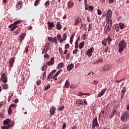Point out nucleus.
<instances>
[{"label":"nucleus","mask_w":129,"mask_h":129,"mask_svg":"<svg viewBox=\"0 0 129 129\" xmlns=\"http://www.w3.org/2000/svg\"><path fill=\"white\" fill-rule=\"evenodd\" d=\"M73 68H74V64L73 63L69 64L67 68L68 71H71Z\"/></svg>","instance_id":"20"},{"label":"nucleus","mask_w":129,"mask_h":129,"mask_svg":"<svg viewBox=\"0 0 129 129\" xmlns=\"http://www.w3.org/2000/svg\"><path fill=\"white\" fill-rule=\"evenodd\" d=\"M15 26H17V25L19 24H21V21H16L13 23Z\"/></svg>","instance_id":"40"},{"label":"nucleus","mask_w":129,"mask_h":129,"mask_svg":"<svg viewBox=\"0 0 129 129\" xmlns=\"http://www.w3.org/2000/svg\"><path fill=\"white\" fill-rule=\"evenodd\" d=\"M69 47H70L69 43L66 44L64 45V49L67 50V49H68V48H69Z\"/></svg>","instance_id":"39"},{"label":"nucleus","mask_w":129,"mask_h":129,"mask_svg":"<svg viewBox=\"0 0 129 129\" xmlns=\"http://www.w3.org/2000/svg\"><path fill=\"white\" fill-rule=\"evenodd\" d=\"M13 96H14V94L11 93V95L9 96L8 97V101H10V100H11V99H12Z\"/></svg>","instance_id":"48"},{"label":"nucleus","mask_w":129,"mask_h":129,"mask_svg":"<svg viewBox=\"0 0 129 129\" xmlns=\"http://www.w3.org/2000/svg\"><path fill=\"white\" fill-rule=\"evenodd\" d=\"M126 108L128 111L124 112L121 117V120L123 122L127 121L129 119V104L127 105Z\"/></svg>","instance_id":"3"},{"label":"nucleus","mask_w":129,"mask_h":129,"mask_svg":"<svg viewBox=\"0 0 129 129\" xmlns=\"http://www.w3.org/2000/svg\"><path fill=\"white\" fill-rule=\"evenodd\" d=\"M49 4H50V1H49L48 0L45 3L44 5L45 6L46 8H47V7L49 6Z\"/></svg>","instance_id":"44"},{"label":"nucleus","mask_w":129,"mask_h":129,"mask_svg":"<svg viewBox=\"0 0 129 129\" xmlns=\"http://www.w3.org/2000/svg\"><path fill=\"white\" fill-rule=\"evenodd\" d=\"M28 49H29V46H26V47H25V53L26 54H27V53H29Z\"/></svg>","instance_id":"51"},{"label":"nucleus","mask_w":129,"mask_h":129,"mask_svg":"<svg viewBox=\"0 0 129 129\" xmlns=\"http://www.w3.org/2000/svg\"><path fill=\"white\" fill-rule=\"evenodd\" d=\"M56 38L58 41H59V43H63V40L62 39V37L61 36L60 34H57L56 36Z\"/></svg>","instance_id":"21"},{"label":"nucleus","mask_w":129,"mask_h":129,"mask_svg":"<svg viewBox=\"0 0 129 129\" xmlns=\"http://www.w3.org/2000/svg\"><path fill=\"white\" fill-rule=\"evenodd\" d=\"M125 92H126V89L125 88V87H123L122 90H121V93L120 99L121 100L123 99V96H124V95L125 94Z\"/></svg>","instance_id":"11"},{"label":"nucleus","mask_w":129,"mask_h":129,"mask_svg":"<svg viewBox=\"0 0 129 129\" xmlns=\"http://www.w3.org/2000/svg\"><path fill=\"white\" fill-rule=\"evenodd\" d=\"M84 5L85 7H87V6H88L87 5V0H84Z\"/></svg>","instance_id":"63"},{"label":"nucleus","mask_w":129,"mask_h":129,"mask_svg":"<svg viewBox=\"0 0 129 129\" xmlns=\"http://www.w3.org/2000/svg\"><path fill=\"white\" fill-rule=\"evenodd\" d=\"M108 51V47H106L105 48L104 52L105 53H107Z\"/></svg>","instance_id":"60"},{"label":"nucleus","mask_w":129,"mask_h":129,"mask_svg":"<svg viewBox=\"0 0 129 129\" xmlns=\"http://www.w3.org/2000/svg\"><path fill=\"white\" fill-rule=\"evenodd\" d=\"M89 9L91 12H92V11H93V10H94V8L93 6H89Z\"/></svg>","instance_id":"53"},{"label":"nucleus","mask_w":129,"mask_h":129,"mask_svg":"<svg viewBox=\"0 0 129 129\" xmlns=\"http://www.w3.org/2000/svg\"><path fill=\"white\" fill-rule=\"evenodd\" d=\"M14 63H15V58L14 57H11L10 58V59H9L8 64H9V67H13V64Z\"/></svg>","instance_id":"10"},{"label":"nucleus","mask_w":129,"mask_h":129,"mask_svg":"<svg viewBox=\"0 0 129 129\" xmlns=\"http://www.w3.org/2000/svg\"><path fill=\"white\" fill-rule=\"evenodd\" d=\"M86 55L88 56V57H91L92 56V53L89 52V51H87Z\"/></svg>","instance_id":"54"},{"label":"nucleus","mask_w":129,"mask_h":129,"mask_svg":"<svg viewBox=\"0 0 129 129\" xmlns=\"http://www.w3.org/2000/svg\"><path fill=\"white\" fill-rule=\"evenodd\" d=\"M112 27V20L111 19H107L106 21V25L104 28L105 33H109L111 30Z\"/></svg>","instance_id":"2"},{"label":"nucleus","mask_w":129,"mask_h":129,"mask_svg":"<svg viewBox=\"0 0 129 129\" xmlns=\"http://www.w3.org/2000/svg\"><path fill=\"white\" fill-rule=\"evenodd\" d=\"M8 87H9V86L7 84H4L3 85V89H8Z\"/></svg>","instance_id":"34"},{"label":"nucleus","mask_w":129,"mask_h":129,"mask_svg":"<svg viewBox=\"0 0 129 129\" xmlns=\"http://www.w3.org/2000/svg\"><path fill=\"white\" fill-rule=\"evenodd\" d=\"M64 67V63L63 62L60 63L58 64L57 68L58 69H60V68H63Z\"/></svg>","instance_id":"30"},{"label":"nucleus","mask_w":129,"mask_h":129,"mask_svg":"<svg viewBox=\"0 0 129 129\" xmlns=\"http://www.w3.org/2000/svg\"><path fill=\"white\" fill-rule=\"evenodd\" d=\"M106 91V89H104L102 90L101 91V92H100L99 94H98V96L99 97H101V96H102V95H103V94H104V93H105V92Z\"/></svg>","instance_id":"26"},{"label":"nucleus","mask_w":129,"mask_h":129,"mask_svg":"<svg viewBox=\"0 0 129 129\" xmlns=\"http://www.w3.org/2000/svg\"><path fill=\"white\" fill-rule=\"evenodd\" d=\"M50 88V85H48L47 86H46L44 88L45 91L48 90Z\"/></svg>","instance_id":"52"},{"label":"nucleus","mask_w":129,"mask_h":129,"mask_svg":"<svg viewBox=\"0 0 129 129\" xmlns=\"http://www.w3.org/2000/svg\"><path fill=\"white\" fill-rule=\"evenodd\" d=\"M111 16H112V11L111 10H108L106 13V21L107 19H111Z\"/></svg>","instance_id":"8"},{"label":"nucleus","mask_w":129,"mask_h":129,"mask_svg":"<svg viewBox=\"0 0 129 129\" xmlns=\"http://www.w3.org/2000/svg\"><path fill=\"white\" fill-rule=\"evenodd\" d=\"M25 37H26L25 33H22L21 35H20V38H19V43H21V42H22V41L24 40V38H25Z\"/></svg>","instance_id":"23"},{"label":"nucleus","mask_w":129,"mask_h":129,"mask_svg":"<svg viewBox=\"0 0 129 129\" xmlns=\"http://www.w3.org/2000/svg\"><path fill=\"white\" fill-rule=\"evenodd\" d=\"M83 40H86V34H83L82 36Z\"/></svg>","instance_id":"49"},{"label":"nucleus","mask_w":129,"mask_h":129,"mask_svg":"<svg viewBox=\"0 0 129 129\" xmlns=\"http://www.w3.org/2000/svg\"><path fill=\"white\" fill-rule=\"evenodd\" d=\"M66 39H67V33H65L62 35V40L63 41H66Z\"/></svg>","instance_id":"29"},{"label":"nucleus","mask_w":129,"mask_h":129,"mask_svg":"<svg viewBox=\"0 0 129 129\" xmlns=\"http://www.w3.org/2000/svg\"><path fill=\"white\" fill-rule=\"evenodd\" d=\"M63 109H64V106H61L60 107H59L58 108V110H59V111L61 110H63Z\"/></svg>","instance_id":"46"},{"label":"nucleus","mask_w":129,"mask_h":129,"mask_svg":"<svg viewBox=\"0 0 129 129\" xmlns=\"http://www.w3.org/2000/svg\"><path fill=\"white\" fill-rule=\"evenodd\" d=\"M76 104L79 106L81 105V104L83 105H84V104L87 105V102L86 101V99H79L77 100Z\"/></svg>","instance_id":"4"},{"label":"nucleus","mask_w":129,"mask_h":129,"mask_svg":"<svg viewBox=\"0 0 129 129\" xmlns=\"http://www.w3.org/2000/svg\"><path fill=\"white\" fill-rule=\"evenodd\" d=\"M18 27V26L15 25L14 23L11 24L8 26V28H11L10 30L13 31H15V29Z\"/></svg>","instance_id":"12"},{"label":"nucleus","mask_w":129,"mask_h":129,"mask_svg":"<svg viewBox=\"0 0 129 129\" xmlns=\"http://www.w3.org/2000/svg\"><path fill=\"white\" fill-rule=\"evenodd\" d=\"M11 124H9L7 126H3L1 127L2 129H10L12 126H13V123H14V122L12 121Z\"/></svg>","instance_id":"16"},{"label":"nucleus","mask_w":129,"mask_h":129,"mask_svg":"<svg viewBox=\"0 0 129 129\" xmlns=\"http://www.w3.org/2000/svg\"><path fill=\"white\" fill-rule=\"evenodd\" d=\"M96 127H99V124L98 123V122L97 121V117H96L92 121V127L93 129H94V128Z\"/></svg>","instance_id":"5"},{"label":"nucleus","mask_w":129,"mask_h":129,"mask_svg":"<svg viewBox=\"0 0 129 129\" xmlns=\"http://www.w3.org/2000/svg\"><path fill=\"white\" fill-rule=\"evenodd\" d=\"M22 6H23V2L22 1H19L18 3H17V5H16L17 10H21Z\"/></svg>","instance_id":"15"},{"label":"nucleus","mask_w":129,"mask_h":129,"mask_svg":"<svg viewBox=\"0 0 129 129\" xmlns=\"http://www.w3.org/2000/svg\"><path fill=\"white\" fill-rule=\"evenodd\" d=\"M118 25L120 29H123V27H124L123 23H119Z\"/></svg>","instance_id":"38"},{"label":"nucleus","mask_w":129,"mask_h":129,"mask_svg":"<svg viewBox=\"0 0 129 129\" xmlns=\"http://www.w3.org/2000/svg\"><path fill=\"white\" fill-rule=\"evenodd\" d=\"M50 47H51V43L50 42H47L45 45L44 48L48 50L50 49Z\"/></svg>","instance_id":"24"},{"label":"nucleus","mask_w":129,"mask_h":129,"mask_svg":"<svg viewBox=\"0 0 129 129\" xmlns=\"http://www.w3.org/2000/svg\"><path fill=\"white\" fill-rule=\"evenodd\" d=\"M48 40L49 41V42H51V43H53V42H54L55 44H57V43H58V40H57V38L56 37V36L54 38L52 37H48Z\"/></svg>","instance_id":"7"},{"label":"nucleus","mask_w":129,"mask_h":129,"mask_svg":"<svg viewBox=\"0 0 129 129\" xmlns=\"http://www.w3.org/2000/svg\"><path fill=\"white\" fill-rule=\"evenodd\" d=\"M40 1L41 0H36L34 3L35 7H37V6L39 5V3H40Z\"/></svg>","instance_id":"37"},{"label":"nucleus","mask_w":129,"mask_h":129,"mask_svg":"<svg viewBox=\"0 0 129 129\" xmlns=\"http://www.w3.org/2000/svg\"><path fill=\"white\" fill-rule=\"evenodd\" d=\"M2 79L1 80L4 83H7L8 82V78L6 76V73H4L2 75Z\"/></svg>","instance_id":"9"},{"label":"nucleus","mask_w":129,"mask_h":129,"mask_svg":"<svg viewBox=\"0 0 129 129\" xmlns=\"http://www.w3.org/2000/svg\"><path fill=\"white\" fill-rule=\"evenodd\" d=\"M58 75H59L58 74H57V73H56V74L53 76L52 79H54V78H55V77H57V76H58Z\"/></svg>","instance_id":"62"},{"label":"nucleus","mask_w":129,"mask_h":129,"mask_svg":"<svg viewBox=\"0 0 129 129\" xmlns=\"http://www.w3.org/2000/svg\"><path fill=\"white\" fill-rule=\"evenodd\" d=\"M107 40L108 41L109 44H110V42L111 41H112V39H111V38L109 36H108Z\"/></svg>","instance_id":"42"},{"label":"nucleus","mask_w":129,"mask_h":129,"mask_svg":"<svg viewBox=\"0 0 129 129\" xmlns=\"http://www.w3.org/2000/svg\"><path fill=\"white\" fill-rule=\"evenodd\" d=\"M78 52V49H75L73 51V54L74 55H76V54H77V53Z\"/></svg>","instance_id":"47"},{"label":"nucleus","mask_w":129,"mask_h":129,"mask_svg":"<svg viewBox=\"0 0 129 129\" xmlns=\"http://www.w3.org/2000/svg\"><path fill=\"white\" fill-rule=\"evenodd\" d=\"M74 6V3H73L72 1H69L68 3V9H71L72 8H73Z\"/></svg>","instance_id":"19"},{"label":"nucleus","mask_w":129,"mask_h":129,"mask_svg":"<svg viewBox=\"0 0 129 129\" xmlns=\"http://www.w3.org/2000/svg\"><path fill=\"white\" fill-rule=\"evenodd\" d=\"M84 47V42H82L79 46V49H82Z\"/></svg>","instance_id":"31"},{"label":"nucleus","mask_w":129,"mask_h":129,"mask_svg":"<svg viewBox=\"0 0 129 129\" xmlns=\"http://www.w3.org/2000/svg\"><path fill=\"white\" fill-rule=\"evenodd\" d=\"M44 58H47V59H49V54H48V53H46L45 54H44Z\"/></svg>","instance_id":"55"},{"label":"nucleus","mask_w":129,"mask_h":129,"mask_svg":"<svg viewBox=\"0 0 129 129\" xmlns=\"http://www.w3.org/2000/svg\"><path fill=\"white\" fill-rule=\"evenodd\" d=\"M93 47H91L89 50H88V51L92 54V53L93 52Z\"/></svg>","instance_id":"50"},{"label":"nucleus","mask_w":129,"mask_h":129,"mask_svg":"<svg viewBox=\"0 0 129 129\" xmlns=\"http://www.w3.org/2000/svg\"><path fill=\"white\" fill-rule=\"evenodd\" d=\"M111 67L110 64H107L103 67V71H108V70L110 69Z\"/></svg>","instance_id":"14"},{"label":"nucleus","mask_w":129,"mask_h":129,"mask_svg":"<svg viewBox=\"0 0 129 129\" xmlns=\"http://www.w3.org/2000/svg\"><path fill=\"white\" fill-rule=\"evenodd\" d=\"M119 25L118 24H116L115 25V29L116 32H118L119 31Z\"/></svg>","instance_id":"33"},{"label":"nucleus","mask_w":129,"mask_h":129,"mask_svg":"<svg viewBox=\"0 0 129 129\" xmlns=\"http://www.w3.org/2000/svg\"><path fill=\"white\" fill-rule=\"evenodd\" d=\"M107 42V39H104L102 41V44L104 46H106V43Z\"/></svg>","instance_id":"32"},{"label":"nucleus","mask_w":129,"mask_h":129,"mask_svg":"<svg viewBox=\"0 0 129 129\" xmlns=\"http://www.w3.org/2000/svg\"><path fill=\"white\" fill-rule=\"evenodd\" d=\"M103 114H104V110H102L100 114V116H102L103 115Z\"/></svg>","instance_id":"64"},{"label":"nucleus","mask_w":129,"mask_h":129,"mask_svg":"<svg viewBox=\"0 0 129 129\" xmlns=\"http://www.w3.org/2000/svg\"><path fill=\"white\" fill-rule=\"evenodd\" d=\"M80 23V20L79 19V18H77L75 21L74 25H75L76 26H78Z\"/></svg>","instance_id":"27"},{"label":"nucleus","mask_w":129,"mask_h":129,"mask_svg":"<svg viewBox=\"0 0 129 129\" xmlns=\"http://www.w3.org/2000/svg\"><path fill=\"white\" fill-rule=\"evenodd\" d=\"M75 36V33H73V34H72L71 36L70 37V39H73Z\"/></svg>","instance_id":"59"},{"label":"nucleus","mask_w":129,"mask_h":129,"mask_svg":"<svg viewBox=\"0 0 129 129\" xmlns=\"http://www.w3.org/2000/svg\"><path fill=\"white\" fill-rule=\"evenodd\" d=\"M126 42L124 40H121L118 45V52L120 53V54H122V52H123V50H124L125 48L127 47Z\"/></svg>","instance_id":"1"},{"label":"nucleus","mask_w":129,"mask_h":129,"mask_svg":"<svg viewBox=\"0 0 129 129\" xmlns=\"http://www.w3.org/2000/svg\"><path fill=\"white\" fill-rule=\"evenodd\" d=\"M47 27H48V29L49 30V31H51V30L52 29H53V28H54V27H55V24H54V22H51L50 21H48L47 22Z\"/></svg>","instance_id":"6"},{"label":"nucleus","mask_w":129,"mask_h":129,"mask_svg":"<svg viewBox=\"0 0 129 129\" xmlns=\"http://www.w3.org/2000/svg\"><path fill=\"white\" fill-rule=\"evenodd\" d=\"M69 86H70V84H69V81H66V83L64 84V87L66 88H69Z\"/></svg>","instance_id":"28"},{"label":"nucleus","mask_w":129,"mask_h":129,"mask_svg":"<svg viewBox=\"0 0 129 129\" xmlns=\"http://www.w3.org/2000/svg\"><path fill=\"white\" fill-rule=\"evenodd\" d=\"M56 27L57 30H61V29H62V25H61V23L59 22H57Z\"/></svg>","instance_id":"25"},{"label":"nucleus","mask_w":129,"mask_h":129,"mask_svg":"<svg viewBox=\"0 0 129 129\" xmlns=\"http://www.w3.org/2000/svg\"><path fill=\"white\" fill-rule=\"evenodd\" d=\"M12 107H9V110H8V113L9 114H12Z\"/></svg>","instance_id":"43"},{"label":"nucleus","mask_w":129,"mask_h":129,"mask_svg":"<svg viewBox=\"0 0 129 129\" xmlns=\"http://www.w3.org/2000/svg\"><path fill=\"white\" fill-rule=\"evenodd\" d=\"M49 111L51 115H54V113H55V111H56V108L55 107H51Z\"/></svg>","instance_id":"18"},{"label":"nucleus","mask_w":129,"mask_h":129,"mask_svg":"<svg viewBox=\"0 0 129 129\" xmlns=\"http://www.w3.org/2000/svg\"><path fill=\"white\" fill-rule=\"evenodd\" d=\"M48 52V50L46 49V48H44L42 50V54H46Z\"/></svg>","instance_id":"45"},{"label":"nucleus","mask_w":129,"mask_h":129,"mask_svg":"<svg viewBox=\"0 0 129 129\" xmlns=\"http://www.w3.org/2000/svg\"><path fill=\"white\" fill-rule=\"evenodd\" d=\"M58 51L60 56H63V51H62V48L61 47H59Z\"/></svg>","instance_id":"35"},{"label":"nucleus","mask_w":129,"mask_h":129,"mask_svg":"<svg viewBox=\"0 0 129 129\" xmlns=\"http://www.w3.org/2000/svg\"><path fill=\"white\" fill-rule=\"evenodd\" d=\"M66 128V123H63L62 125V129H65Z\"/></svg>","instance_id":"61"},{"label":"nucleus","mask_w":129,"mask_h":129,"mask_svg":"<svg viewBox=\"0 0 129 129\" xmlns=\"http://www.w3.org/2000/svg\"><path fill=\"white\" fill-rule=\"evenodd\" d=\"M42 70V71H46V70H47V64H44L43 65Z\"/></svg>","instance_id":"36"},{"label":"nucleus","mask_w":129,"mask_h":129,"mask_svg":"<svg viewBox=\"0 0 129 129\" xmlns=\"http://www.w3.org/2000/svg\"><path fill=\"white\" fill-rule=\"evenodd\" d=\"M56 70H54L52 71H51V72L48 75V77H47V79L48 80H50V79H51V78L53 76V74H54V73H56Z\"/></svg>","instance_id":"17"},{"label":"nucleus","mask_w":129,"mask_h":129,"mask_svg":"<svg viewBox=\"0 0 129 129\" xmlns=\"http://www.w3.org/2000/svg\"><path fill=\"white\" fill-rule=\"evenodd\" d=\"M10 123L11 119L8 118L4 121L3 124H4L5 125H7L8 124H10Z\"/></svg>","instance_id":"22"},{"label":"nucleus","mask_w":129,"mask_h":129,"mask_svg":"<svg viewBox=\"0 0 129 129\" xmlns=\"http://www.w3.org/2000/svg\"><path fill=\"white\" fill-rule=\"evenodd\" d=\"M54 57H51L49 61H46L47 65H48V66H51L52 65H53L54 62Z\"/></svg>","instance_id":"13"},{"label":"nucleus","mask_w":129,"mask_h":129,"mask_svg":"<svg viewBox=\"0 0 129 129\" xmlns=\"http://www.w3.org/2000/svg\"><path fill=\"white\" fill-rule=\"evenodd\" d=\"M87 95L86 94H84L82 92L79 93V96H82V95Z\"/></svg>","instance_id":"57"},{"label":"nucleus","mask_w":129,"mask_h":129,"mask_svg":"<svg viewBox=\"0 0 129 129\" xmlns=\"http://www.w3.org/2000/svg\"><path fill=\"white\" fill-rule=\"evenodd\" d=\"M70 58V53H68L66 56V60H69Z\"/></svg>","instance_id":"41"},{"label":"nucleus","mask_w":129,"mask_h":129,"mask_svg":"<svg viewBox=\"0 0 129 129\" xmlns=\"http://www.w3.org/2000/svg\"><path fill=\"white\" fill-rule=\"evenodd\" d=\"M97 13H98V15H99V16L101 15V14H102V13L101 12V11L99 10V9L97 10Z\"/></svg>","instance_id":"58"},{"label":"nucleus","mask_w":129,"mask_h":129,"mask_svg":"<svg viewBox=\"0 0 129 129\" xmlns=\"http://www.w3.org/2000/svg\"><path fill=\"white\" fill-rule=\"evenodd\" d=\"M41 82H42V81H41V80L38 81L36 83L37 85H41Z\"/></svg>","instance_id":"56"}]
</instances>
